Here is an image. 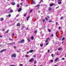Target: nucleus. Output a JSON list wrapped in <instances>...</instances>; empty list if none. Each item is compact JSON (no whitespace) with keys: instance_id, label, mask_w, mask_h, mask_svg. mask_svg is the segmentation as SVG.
Listing matches in <instances>:
<instances>
[{"instance_id":"61","label":"nucleus","mask_w":66,"mask_h":66,"mask_svg":"<svg viewBox=\"0 0 66 66\" xmlns=\"http://www.w3.org/2000/svg\"><path fill=\"white\" fill-rule=\"evenodd\" d=\"M29 53V52H27V54H28Z\"/></svg>"},{"instance_id":"48","label":"nucleus","mask_w":66,"mask_h":66,"mask_svg":"<svg viewBox=\"0 0 66 66\" xmlns=\"http://www.w3.org/2000/svg\"><path fill=\"white\" fill-rule=\"evenodd\" d=\"M45 42H46V43L48 42V40H46L45 41Z\"/></svg>"},{"instance_id":"19","label":"nucleus","mask_w":66,"mask_h":66,"mask_svg":"<svg viewBox=\"0 0 66 66\" xmlns=\"http://www.w3.org/2000/svg\"><path fill=\"white\" fill-rule=\"evenodd\" d=\"M15 4V3L14 2L12 4V5H14Z\"/></svg>"},{"instance_id":"60","label":"nucleus","mask_w":66,"mask_h":66,"mask_svg":"<svg viewBox=\"0 0 66 66\" xmlns=\"http://www.w3.org/2000/svg\"><path fill=\"white\" fill-rule=\"evenodd\" d=\"M64 57H66V53L65 54V56H64Z\"/></svg>"},{"instance_id":"29","label":"nucleus","mask_w":66,"mask_h":66,"mask_svg":"<svg viewBox=\"0 0 66 66\" xmlns=\"http://www.w3.org/2000/svg\"><path fill=\"white\" fill-rule=\"evenodd\" d=\"M58 50H61V48H59Z\"/></svg>"},{"instance_id":"9","label":"nucleus","mask_w":66,"mask_h":66,"mask_svg":"<svg viewBox=\"0 0 66 66\" xmlns=\"http://www.w3.org/2000/svg\"><path fill=\"white\" fill-rule=\"evenodd\" d=\"M30 18V16H29L27 19H26L27 21H28V20L29 19V18Z\"/></svg>"},{"instance_id":"64","label":"nucleus","mask_w":66,"mask_h":66,"mask_svg":"<svg viewBox=\"0 0 66 66\" xmlns=\"http://www.w3.org/2000/svg\"><path fill=\"white\" fill-rule=\"evenodd\" d=\"M1 46H2V45H0V47H1Z\"/></svg>"},{"instance_id":"55","label":"nucleus","mask_w":66,"mask_h":66,"mask_svg":"<svg viewBox=\"0 0 66 66\" xmlns=\"http://www.w3.org/2000/svg\"><path fill=\"white\" fill-rule=\"evenodd\" d=\"M61 0H58V2H61Z\"/></svg>"},{"instance_id":"23","label":"nucleus","mask_w":66,"mask_h":66,"mask_svg":"<svg viewBox=\"0 0 66 66\" xmlns=\"http://www.w3.org/2000/svg\"><path fill=\"white\" fill-rule=\"evenodd\" d=\"M50 38H48L46 39V40H50Z\"/></svg>"},{"instance_id":"36","label":"nucleus","mask_w":66,"mask_h":66,"mask_svg":"<svg viewBox=\"0 0 66 66\" xmlns=\"http://www.w3.org/2000/svg\"><path fill=\"white\" fill-rule=\"evenodd\" d=\"M61 26H59V30H60V29H61Z\"/></svg>"},{"instance_id":"7","label":"nucleus","mask_w":66,"mask_h":66,"mask_svg":"<svg viewBox=\"0 0 66 66\" xmlns=\"http://www.w3.org/2000/svg\"><path fill=\"white\" fill-rule=\"evenodd\" d=\"M20 23H17L16 26L17 27H19V26H20Z\"/></svg>"},{"instance_id":"47","label":"nucleus","mask_w":66,"mask_h":66,"mask_svg":"<svg viewBox=\"0 0 66 66\" xmlns=\"http://www.w3.org/2000/svg\"><path fill=\"white\" fill-rule=\"evenodd\" d=\"M58 24V23L57 22H56V26H57V25Z\"/></svg>"},{"instance_id":"37","label":"nucleus","mask_w":66,"mask_h":66,"mask_svg":"<svg viewBox=\"0 0 66 66\" xmlns=\"http://www.w3.org/2000/svg\"><path fill=\"white\" fill-rule=\"evenodd\" d=\"M20 66H23V65L22 64H20Z\"/></svg>"},{"instance_id":"11","label":"nucleus","mask_w":66,"mask_h":66,"mask_svg":"<svg viewBox=\"0 0 66 66\" xmlns=\"http://www.w3.org/2000/svg\"><path fill=\"white\" fill-rule=\"evenodd\" d=\"M52 10V8L51 7L49 8L48 9V11H51Z\"/></svg>"},{"instance_id":"27","label":"nucleus","mask_w":66,"mask_h":66,"mask_svg":"<svg viewBox=\"0 0 66 66\" xmlns=\"http://www.w3.org/2000/svg\"><path fill=\"white\" fill-rule=\"evenodd\" d=\"M65 39V37H63V38L62 39V40H64Z\"/></svg>"},{"instance_id":"57","label":"nucleus","mask_w":66,"mask_h":66,"mask_svg":"<svg viewBox=\"0 0 66 66\" xmlns=\"http://www.w3.org/2000/svg\"><path fill=\"white\" fill-rule=\"evenodd\" d=\"M16 48V46L14 47V48Z\"/></svg>"},{"instance_id":"12","label":"nucleus","mask_w":66,"mask_h":66,"mask_svg":"<svg viewBox=\"0 0 66 66\" xmlns=\"http://www.w3.org/2000/svg\"><path fill=\"white\" fill-rule=\"evenodd\" d=\"M14 44V43H8L7 44V45H12V44Z\"/></svg>"},{"instance_id":"1","label":"nucleus","mask_w":66,"mask_h":66,"mask_svg":"<svg viewBox=\"0 0 66 66\" xmlns=\"http://www.w3.org/2000/svg\"><path fill=\"white\" fill-rule=\"evenodd\" d=\"M12 57H16V54L15 53L13 54L11 56Z\"/></svg>"},{"instance_id":"46","label":"nucleus","mask_w":66,"mask_h":66,"mask_svg":"<svg viewBox=\"0 0 66 66\" xmlns=\"http://www.w3.org/2000/svg\"><path fill=\"white\" fill-rule=\"evenodd\" d=\"M51 56H52V57H53V54H52L51 55Z\"/></svg>"},{"instance_id":"25","label":"nucleus","mask_w":66,"mask_h":66,"mask_svg":"<svg viewBox=\"0 0 66 66\" xmlns=\"http://www.w3.org/2000/svg\"><path fill=\"white\" fill-rule=\"evenodd\" d=\"M63 16H62L60 18V19L61 20H62V19H63Z\"/></svg>"},{"instance_id":"42","label":"nucleus","mask_w":66,"mask_h":66,"mask_svg":"<svg viewBox=\"0 0 66 66\" xmlns=\"http://www.w3.org/2000/svg\"><path fill=\"white\" fill-rule=\"evenodd\" d=\"M53 62V60H52L51 61V62Z\"/></svg>"},{"instance_id":"15","label":"nucleus","mask_w":66,"mask_h":66,"mask_svg":"<svg viewBox=\"0 0 66 66\" xmlns=\"http://www.w3.org/2000/svg\"><path fill=\"white\" fill-rule=\"evenodd\" d=\"M13 12V10H12V9L10 10V13H12V12Z\"/></svg>"},{"instance_id":"38","label":"nucleus","mask_w":66,"mask_h":66,"mask_svg":"<svg viewBox=\"0 0 66 66\" xmlns=\"http://www.w3.org/2000/svg\"><path fill=\"white\" fill-rule=\"evenodd\" d=\"M17 5H18V6H17L18 7H19V6H20L19 5V4H18Z\"/></svg>"},{"instance_id":"6","label":"nucleus","mask_w":66,"mask_h":66,"mask_svg":"<svg viewBox=\"0 0 66 66\" xmlns=\"http://www.w3.org/2000/svg\"><path fill=\"white\" fill-rule=\"evenodd\" d=\"M9 30L8 29L7 30V31H6L5 32V34H7L9 32Z\"/></svg>"},{"instance_id":"14","label":"nucleus","mask_w":66,"mask_h":66,"mask_svg":"<svg viewBox=\"0 0 66 66\" xmlns=\"http://www.w3.org/2000/svg\"><path fill=\"white\" fill-rule=\"evenodd\" d=\"M19 44H22V43H23V42H22V41H20L19 42Z\"/></svg>"},{"instance_id":"13","label":"nucleus","mask_w":66,"mask_h":66,"mask_svg":"<svg viewBox=\"0 0 66 66\" xmlns=\"http://www.w3.org/2000/svg\"><path fill=\"white\" fill-rule=\"evenodd\" d=\"M39 6H40V5H38L35 6V7H39Z\"/></svg>"},{"instance_id":"2","label":"nucleus","mask_w":66,"mask_h":66,"mask_svg":"<svg viewBox=\"0 0 66 66\" xmlns=\"http://www.w3.org/2000/svg\"><path fill=\"white\" fill-rule=\"evenodd\" d=\"M6 50V49H3L0 52V53H2L3 52H4V51H5Z\"/></svg>"},{"instance_id":"53","label":"nucleus","mask_w":66,"mask_h":66,"mask_svg":"<svg viewBox=\"0 0 66 66\" xmlns=\"http://www.w3.org/2000/svg\"><path fill=\"white\" fill-rule=\"evenodd\" d=\"M0 37L1 38L2 37V36L0 35Z\"/></svg>"},{"instance_id":"50","label":"nucleus","mask_w":66,"mask_h":66,"mask_svg":"<svg viewBox=\"0 0 66 66\" xmlns=\"http://www.w3.org/2000/svg\"><path fill=\"white\" fill-rule=\"evenodd\" d=\"M48 52H50V50H48L47 51Z\"/></svg>"},{"instance_id":"28","label":"nucleus","mask_w":66,"mask_h":66,"mask_svg":"<svg viewBox=\"0 0 66 66\" xmlns=\"http://www.w3.org/2000/svg\"><path fill=\"white\" fill-rule=\"evenodd\" d=\"M25 57H29V55H25Z\"/></svg>"},{"instance_id":"18","label":"nucleus","mask_w":66,"mask_h":66,"mask_svg":"<svg viewBox=\"0 0 66 66\" xmlns=\"http://www.w3.org/2000/svg\"><path fill=\"white\" fill-rule=\"evenodd\" d=\"M1 21H3V20H4V19L3 18H2L1 19Z\"/></svg>"},{"instance_id":"20","label":"nucleus","mask_w":66,"mask_h":66,"mask_svg":"<svg viewBox=\"0 0 66 66\" xmlns=\"http://www.w3.org/2000/svg\"><path fill=\"white\" fill-rule=\"evenodd\" d=\"M40 46L41 47H43V44H40Z\"/></svg>"},{"instance_id":"21","label":"nucleus","mask_w":66,"mask_h":66,"mask_svg":"<svg viewBox=\"0 0 66 66\" xmlns=\"http://www.w3.org/2000/svg\"><path fill=\"white\" fill-rule=\"evenodd\" d=\"M37 31L36 30H35V31L34 33H37Z\"/></svg>"},{"instance_id":"49","label":"nucleus","mask_w":66,"mask_h":66,"mask_svg":"<svg viewBox=\"0 0 66 66\" xmlns=\"http://www.w3.org/2000/svg\"><path fill=\"white\" fill-rule=\"evenodd\" d=\"M47 18H50V17L49 16H47Z\"/></svg>"},{"instance_id":"3","label":"nucleus","mask_w":66,"mask_h":66,"mask_svg":"<svg viewBox=\"0 0 66 66\" xmlns=\"http://www.w3.org/2000/svg\"><path fill=\"white\" fill-rule=\"evenodd\" d=\"M33 61H34V59L32 58L30 59V60L29 61V62H32Z\"/></svg>"},{"instance_id":"34","label":"nucleus","mask_w":66,"mask_h":66,"mask_svg":"<svg viewBox=\"0 0 66 66\" xmlns=\"http://www.w3.org/2000/svg\"><path fill=\"white\" fill-rule=\"evenodd\" d=\"M49 22H52V20H50L49 21H48Z\"/></svg>"},{"instance_id":"8","label":"nucleus","mask_w":66,"mask_h":66,"mask_svg":"<svg viewBox=\"0 0 66 66\" xmlns=\"http://www.w3.org/2000/svg\"><path fill=\"white\" fill-rule=\"evenodd\" d=\"M34 38V37L32 36L30 38V39L31 40H33Z\"/></svg>"},{"instance_id":"26","label":"nucleus","mask_w":66,"mask_h":66,"mask_svg":"<svg viewBox=\"0 0 66 66\" xmlns=\"http://www.w3.org/2000/svg\"><path fill=\"white\" fill-rule=\"evenodd\" d=\"M24 26H22V27L21 28L22 30V29H23L24 28Z\"/></svg>"},{"instance_id":"39","label":"nucleus","mask_w":66,"mask_h":66,"mask_svg":"<svg viewBox=\"0 0 66 66\" xmlns=\"http://www.w3.org/2000/svg\"><path fill=\"white\" fill-rule=\"evenodd\" d=\"M53 36H54V35L53 34H52L51 36V37H53Z\"/></svg>"},{"instance_id":"41","label":"nucleus","mask_w":66,"mask_h":66,"mask_svg":"<svg viewBox=\"0 0 66 66\" xmlns=\"http://www.w3.org/2000/svg\"><path fill=\"white\" fill-rule=\"evenodd\" d=\"M48 44H49V43H48V42L46 43V45H48Z\"/></svg>"},{"instance_id":"44","label":"nucleus","mask_w":66,"mask_h":66,"mask_svg":"<svg viewBox=\"0 0 66 66\" xmlns=\"http://www.w3.org/2000/svg\"><path fill=\"white\" fill-rule=\"evenodd\" d=\"M24 17H26L27 16V14H24Z\"/></svg>"},{"instance_id":"35","label":"nucleus","mask_w":66,"mask_h":66,"mask_svg":"<svg viewBox=\"0 0 66 66\" xmlns=\"http://www.w3.org/2000/svg\"><path fill=\"white\" fill-rule=\"evenodd\" d=\"M32 3L33 4H35V2H34V1H32Z\"/></svg>"},{"instance_id":"22","label":"nucleus","mask_w":66,"mask_h":66,"mask_svg":"<svg viewBox=\"0 0 66 66\" xmlns=\"http://www.w3.org/2000/svg\"><path fill=\"white\" fill-rule=\"evenodd\" d=\"M59 60V59L58 58H57L55 60V62H56L57 60Z\"/></svg>"},{"instance_id":"62","label":"nucleus","mask_w":66,"mask_h":66,"mask_svg":"<svg viewBox=\"0 0 66 66\" xmlns=\"http://www.w3.org/2000/svg\"><path fill=\"white\" fill-rule=\"evenodd\" d=\"M14 35H15V34H12V35H13V36H14Z\"/></svg>"},{"instance_id":"59","label":"nucleus","mask_w":66,"mask_h":66,"mask_svg":"<svg viewBox=\"0 0 66 66\" xmlns=\"http://www.w3.org/2000/svg\"><path fill=\"white\" fill-rule=\"evenodd\" d=\"M57 55H59V53H57Z\"/></svg>"},{"instance_id":"4","label":"nucleus","mask_w":66,"mask_h":66,"mask_svg":"<svg viewBox=\"0 0 66 66\" xmlns=\"http://www.w3.org/2000/svg\"><path fill=\"white\" fill-rule=\"evenodd\" d=\"M21 10H22V8H20L18 10V12H20Z\"/></svg>"},{"instance_id":"56","label":"nucleus","mask_w":66,"mask_h":66,"mask_svg":"<svg viewBox=\"0 0 66 66\" xmlns=\"http://www.w3.org/2000/svg\"><path fill=\"white\" fill-rule=\"evenodd\" d=\"M40 2H43V0H41V1H40Z\"/></svg>"},{"instance_id":"10","label":"nucleus","mask_w":66,"mask_h":66,"mask_svg":"<svg viewBox=\"0 0 66 66\" xmlns=\"http://www.w3.org/2000/svg\"><path fill=\"white\" fill-rule=\"evenodd\" d=\"M29 52L30 53H32L33 52V50H30L29 51Z\"/></svg>"},{"instance_id":"32","label":"nucleus","mask_w":66,"mask_h":66,"mask_svg":"<svg viewBox=\"0 0 66 66\" xmlns=\"http://www.w3.org/2000/svg\"><path fill=\"white\" fill-rule=\"evenodd\" d=\"M45 21V19H43V22H44Z\"/></svg>"},{"instance_id":"63","label":"nucleus","mask_w":66,"mask_h":66,"mask_svg":"<svg viewBox=\"0 0 66 66\" xmlns=\"http://www.w3.org/2000/svg\"><path fill=\"white\" fill-rule=\"evenodd\" d=\"M59 7L58 6L56 7V9H57V8H59Z\"/></svg>"},{"instance_id":"30","label":"nucleus","mask_w":66,"mask_h":66,"mask_svg":"<svg viewBox=\"0 0 66 66\" xmlns=\"http://www.w3.org/2000/svg\"><path fill=\"white\" fill-rule=\"evenodd\" d=\"M9 39H10V40H12V41L13 40V39H11V38H9Z\"/></svg>"},{"instance_id":"58","label":"nucleus","mask_w":66,"mask_h":66,"mask_svg":"<svg viewBox=\"0 0 66 66\" xmlns=\"http://www.w3.org/2000/svg\"><path fill=\"white\" fill-rule=\"evenodd\" d=\"M57 32H58V31H57L56 33V35L57 33Z\"/></svg>"},{"instance_id":"5","label":"nucleus","mask_w":66,"mask_h":66,"mask_svg":"<svg viewBox=\"0 0 66 66\" xmlns=\"http://www.w3.org/2000/svg\"><path fill=\"white\" fill-rule=\"evenodd\" d=\"M55 5V4H51L50 5V6H52L53 5Z\"/></svg>"},{"instance_id":"16","label":"nucleus","mask_w":66,"mask_h":66,"mask_svg":"<svg viewBox=\"0 0 66 66\" xmlns=\"http://www.w3.org/2000/svg\"><path fill=\"white\" fill-rule=\"evenodd\" d=\"M58 4H62V2H58Z\"/></svg>"},{"instance_id":"54","label":"nucleus","mask_w":66,"mask_h":66,"mask_svg":"<svg viewBox=\"0 0 66 66\" xmlns=\"http://www.w3.org/2000/svg\"><path fill=\"white\" fill-rule=\"evenodd\" d=\"M30 13H31V12H32V10H30Z\"/></svg>"},{"instance_id":"33","label":"nucleus","mask_w":66,"mask_h":66,"mask_svg":"<svg viewBox=\"0 0 66 66\" xmlns=\"http://www.w3.org/2000/svg\"><path fill=\"white\" fill-rule=\"evenodd\" d=\"M27 40L29 42H30V39H27Z\"/></svg>"},{"instance_id":"43","label":"nucleus","mask_w":66,"mask_h":66,"mask_svg":"<svg viewBox=\"0 0 66 66\" xmlns=\"http://www.w3.org/2000/svg\"><path fill=\"white\" fill-rule=\"evenodd\" d=\"M62 60H65V58H62Z\"/></svg>"},{"instance_id":"52","label":"nucleus","mask_w":66,"mask_h":66,"mask_svg":"<svg viewBox=\"0 0 66 66\" xmlns=\"http://www.w3.org/2000/svg\"><path fill=\"white\" fill-rule=\"evenodd\" d=\"M29 30V28H27L26 29V30Z\"/></svg>"},{"instance_id":"51","label":"nucleus","mask_w":66,"mask_h":66,"mask_svg":"<svg viewBox=\"0 0 66 66\" xmlns=\"http://www.w3.org/2000/svg\"><path fill=\"white\" fill-rule=\"evenodd\" d=\"M10 66H16V65H10Z\"/></svg>"},{"instance_id":"31","label":"nucleus","mask_w":66,"mask_h":66,"mask_svg":"<svg viewBox=\"0 0 66 66\" xmlns=\"http://www.w3.org/2000/svg\"><path fill=\"white\" fill-rule=\"evenodd\" d=\"M48 31L49 32H51V30L50 29H48Z\"/></svg>"},{"instance_id":"40","label":"nucleus","mask_w":66,"mask_h":66,"mask_svg":"<svg viewBox=\"0 0 66 66\" xmlns=\"http://www.w3.org/2000/svg\"><path fill=\"white\" fill-rule=\"evenodd\" d=\"M36 61H35L34 62V64H36Z\"/></svg>"},{"instance_id":"17","label":"nucleus","mask_w":66,"mask_h":66,"mask_svg":"<svg viewBox=\"0 0 66 66\" xmlns=\"http://www.w3.org/2000/svg\"><path fill=\"white\" fill-rule=\"evenodd\" d=\"M21 41L22 42H24V39H22Z\"/></svg>"},{"instance_id":"24","label":"nucleus","mask_w":66,"mask_h":66,"mask_svg":"<svg viewBox=\"0 0 66 66\" xmlns=\"http://www.w3.org/2000/svg\"><path fill=\"white\" fill-rule=\"evenodd\" d=\"M8 16L9 17H10L11 16V14H9L8 15Z\"/></svg>"},{"instance_id":"45","label":"nucleus","mask_w":66,"mask_h":66,"mask_svg":"<svg viewBox=\"0 0 66 66\" xmlns=\"http://www.w3.org/2000/svg\"><path fill=\"white\" fill-rule=\"evenodd\" d=\"M48 20V19L47 18H45V20Z\"/></svg>"}]
</instances>
